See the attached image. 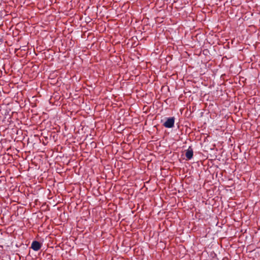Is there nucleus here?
<instances>
[{"instance_id":"obj_3","label":"nucleus","mask_w":260,"mask_h":260,"mask_svg":"<svg viewBox=\"0 0 260 260\" xmlns=\"http://www.w3.org/2000/svg\"><path fill=\"white\" fill-rule=\"evenodd\" d=\"M193 150L190 147H189V148L186 150L185 156L187 159L189 160L191 158H192L193 156Z\"/></svg>"},{"instance_id":"obj_2","label":"nucleus","mask_w":260,"mask_h":260,"mask_svg":"<svg viewBox=\"0 0 260 260\" xmlns=\"http://www.w3.org/2000/svg\"><path fill=\"white\" fill-rule=\"evenodd\" d=\"M41 247V244L37 241H34L32 242L31 245V248L36 251H38Z\"/></svg>"},{"instance_id":"obj_1","label":"nucleus","mask_w":260,"mask_h":260,"mask_svg":"<svg viewBox=\"0 0 260 260\" xmlns=\"http://www.w3.org/2000/svg\"><path fill=\"white\" fill-rule=\"evenodd\" d=\"M175 123V118L174 117H170L167 119L164 123V126L166 128H172L174 127Z\"/></svg>"}]
</instances>
